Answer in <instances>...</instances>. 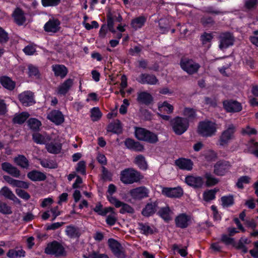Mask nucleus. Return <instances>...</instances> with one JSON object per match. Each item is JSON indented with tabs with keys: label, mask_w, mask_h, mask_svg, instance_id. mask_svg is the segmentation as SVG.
<instances>
[{
	"label": "nucleus",
	"mask_w": 258,
	"mask_h": 258,
	"mask_svg": "<svg viewBox=\"0 0 258 258\" xmlns=\"http://www.w3.org/2000/svg\"><path fill=\"white\" fill-rule=\"evenodd\" d=\"M217 132V124L211 120H206L199 122L198 127V133L203 137H211Z\"/></svg>",
	"instance_id": "f257e3e1"
},
{
	"label": "nucleus",
	"mask_w": 258,
	"mask_h": 258,
	"mask_svg": "<svg viewBox=\"0 0 258 258\" xmlns=\"http://www.w3.org/2000/svg\"><path fill=\"white\" fill-rule=\"evenodd\" d=\"M143 176L133 168H126L120 173V180L125 184H132L142 179Z\"/></svg>",
	"instance_id": "f03ea898"
},
{
	"label": "nucleus",
	"mask_w": 258,
	"mask_h": 258,
	"mask_svg": "<svg viewBox=\"0 0 258 258\" xmlns=\"http://www.w3.org/2000/svg\"><path fill=\"white\" fill-rule=\"evenodd\" d=\"M170 124L174 132L180 135L187 130L189 126V121L186 118L176 116L170 120Z\"/></svg>",
	"instance_id": "7ed1b4c3"
},
{
	"label": "nucleus",
	"mask_w": 258,
	"mask_h": 258,
	"mask_svg": "<svg viewBox=\"0 0 258 258\" xmlns=\"http://www.w3.org/2000/svg\"><path fill=\"white\" fill-rule=\"evenodd\" d=\"M135 134L136 137L139 140L146 141L152 144L155 143L158 141V137L156 134L144 128L136 127Z\"/></svg>",
	"instance_id": "20e7f679"
},
{
	"label": "nucleus",
	"mask_w": 258,
	"mask_h": 258,
	"mask_svg": "<svg viewBox=\"0 0 258 258\" xmlns=\"http://www.w3.org/2000/svg\"><path fill=\"white\" fill-rule=\"evenodd\" d=\"M236 127L233 124H230L228 127L223 131L218 140L219 145L221 146H226L228 145L230 141L233 139Z\"/></svg>",
	"instance_id": "39448f33"
},
{
	"label": "nucleus",
	"mask_w": 258,
	"mask_h": 258,
	"mask_svg": "<svg viewBox=\"0 0 258 258\" xmlns=\"http://www.w3.org/2000/svg\"><path fill=\"white\" fill-rule=\"evenodd\" d=\"M45 252L47 254L60 256L64 255L65 250L60 243L56 241H53L47 244L45 248Z\"/></svg>",
	"instance_id": "423d86ee"
},
{
	"label": "nucleus",
	"mask_w": 258,
	"mask_h": 258,
	"mask_svg": "<svg viewBox=\"0 0 258 258\" xmlns=\"http://www.w3.org/2000/svg\"><path fill=\"white\" fill-rule=\"evenodd\" d=\"M108 200L111 204L114 206L116 208L121 207L119 211L121 214H123L126 213L133 214L135 212L134 208L130 205L120 201L114 197H108Z\"/></svg>",
	"instance_id": "0eeeda50"
},
{
	"label": "nucleus",
	"mask_w": 258,
	"mask_h": 258,
	"mask_svg": "<svg viewBox=\"0 0 258 258\" xmlns=\"http://www.w3.org/2000/svg\"><path fill=\"white\" fill-rule=\"evenodd\" d=\"M220 44L219 47L220 49H226L234 44V37L233 34L229 32L222 33L219 37Z\"/></svg>",
	"instance_id": "6e6552de"
},
{
	"label": "nucleus",
	"mask_w": 258,
	"mask_h": 258,
	"mask_svg": "<svg viewBox=\"0 0 258 258\" xmlns=\"http://www.w3.org/2000/svg\"><path fill=\"white\" fill-rule=\"evenodd\" d=\"M231 165L229 161L221 160L216 162L214 166V173L218 176H223L230 169Z\"/></svg>",
	"instance_id": "1a4fd4ad"
},
{
	"label": "nucleus",
	"mask_w": 258,
	"mask_h": 258,
	"mask_svg": "<svg viewBox=\"0 0 258 258\" xmlns=\"http://www.w3.org/2000/svg\"><path fill=\"white\" fill-rule=\"evenodd\" d=\"M129 193L133 199L141 200L149 196V190L145 186H140L131 189Z\"/></svg>",
	"instance_id": "9d476101"
},
{
	"label": "nucleus",
	"mask_w": 258,
	"mask_h": 258,
	"mask_svg": "<svg viewBox=\"0 0 258 258\" xmlns=\"http://www.w3.org/2000/svg\"><path fill=\"white\" fill-rule=\"evenodd\" d=\"M60 24L58 19L52 18L45 24L44 29L48 33H55L60 30Z\"/></svg>",
	"instance_id": "9b49d317"
},
{
	"label": "nucleus",
	"mask_w": 258,
	"mask_h": 258,
	"mask_svg": "<svg viewBox=\"0 0 258 258\" xmlns=\"http://www.w3.org/2000/svg\"><path fill=\"white\" fill-rule=\"evenodd\" d=\"M224 109L227 112H238L242 110L241 104L237 101L225 100L223 101Z\"/></svg>",
	"instance_id": "f8f14e48"
},
{
	"label": "nucleus",
	"mask_w": 258,
	"mask_h": 258,
	"mask_svg": "<svg viewBox=\"0 0 258 258\" xmlns=\"http://www.w3.org/2000/svg\"><path fill=\"white\" fill-rule=\"evenodd\" d=\"M47 118L57 125L62 124L64 121V115L58 110H53L48 112Z\"/></svg>",
	"instance_id": "ddd939ff"
},
{
	"label": "nucleus",
	"mask_w": 258,
	"mask_h": 258,
	"mask_svg": "<svg viewBox=\"0 0 258 258\" xmlns=\"http://www.w3.org/2000/svg\"><path fill=\"white\" fill-rule=\"evenodd\" d=\"M19 98L22 104L25 106H28L35 103L33 93L30 91H25L19 95Z\"/></svg>",
	"instance_id": "4468645a"
},
{
	"label": "nucleus",
	"mask_w": 258,
	"mask_h": 258,
	"mask_svg": "<svg viewBox=\"0 0 258 258\" xmlns=\"http://www.w3.org/2000/svg\"><path fill=\"white\" fill-rule=\"evenodd\" d=\"M162 192L164 195L169 198H179L183 195V190L180 187H164L163 188Z\"/></svg>",
	"instance_id": "2eb2a0df"
},
{
	"label": "nucleus",
	"mask_w": 258,
	"mask_h": 258,
	"mask_svg": "<svg viewBox=\"0 0 258 258\" xmlns=\"http://www.w3.org/2000/svg\"><path fill=\"white\" fill-rule=\"evenodd\" d=\"M175 165L180 169L190 171L192 169L193 163L189 159L179 158L175 161Z\"/></svg>",
	"instance_id": "dca6fc26"
},
{
	"label": "nucleus",
	"mask_w": 258,
	"mask_h": 258,
	"mask_svg": "<svg viewBox=\"0 0 258 258\" xmlns=\"http://www.w3.org/2000/svg\"><path fill=\"white\" fill-rule=\"evenodd\" d=\"M108 243L111 250L116 256L120 258L124 256V254L122 250V246L117 241L110 239L108 240Z\"/></svg>",
	"instance_id": "f3484780"
},
{
	"label": "nucleus",
	"mask_w": 258,
	"mask_h": 258,
	"mask_svg": "<svg viewBox=\"0 0 258 258\" xmlns=\"http://www.w3.org/2000/svg\"><path fill=\"white\" fill-rule=\"evenodd\" d=\"M137 80L142 84L155 85L158 82L157 78L154 75L148 74H141Z\"/></svg>",
	"instance_id": "a211bd4d"
},
{
	"label": "nucleus",
	"mask_w": 258,
	"mask_h": 258,
	"mask_svg": "<svg viewBox=\"0 0 258 258\" xmlns=\"http://www.w3.org/2000/svg\"><path fill=\"white\" fill-rule=\"evenodd\" d=\"M157 207L158 203L157 201L149 202L143 209L142 214L145 217L151 216L157 211Z\"/></svg>",
	"instance_id": "6ab92c4d"
},
{
	"label": "nucleus",
	"mask_w": 258,
	"mask_h": 258,
	"mask_svg": "<svg viewBox=\"0 0 258 258\" xmlns=\"http://www.w3.org/2000/svg\"><path fill=\"white\" fill-rule=\"evenodd\" d=\"M190 220V216L184 213H182L176 216L175 219V222L177 227L184 228L188 226Z\"/></svg>",
	"instance_id": "aec40b11"
},
{
	"label": "nucleus",
	"mask_w": 258,
	"mask_h": 258,
	"mask_svg": "<svg viewBox=\"0 0 258 258\" xmlns=\"http://www.w3.org/2000/svg\"><path fill=\"white\" fill-rule=\"evenodd\" d=\"M180 66L183 70L188 74L194 73V61L192 59L184 57L180 61Z\"/></svg>",
	"instance_id": "412c9836"
},
{
	"label": "nucleus",
	"mask_w": 258,
	"mask_h": 258,
	"mask_svg": "<svg viewBox=\"0 0 258 258\" xmlns=\"http://www.w3.org/2000/svg\"><path fill=\"white\" fill-rule=\"evenodd\" d=\"M2 168L4 171L15 177H19L20 175V171L10 163L4 162L2 163Z\"/></svg>",
	"instance_id": "4be33fe9"
},
{
	"label": "nucleus",
	"mask_w": 258,
	"mask_h": 258,
	"mask_svg": "<svg viewBox=\"0 0 258 258\" xmlns=\"http://www.w3.org/2000/svg\"><path fill=\"white\" fill-rule=\"evenodd\" d=\"M52 70L55 76L64 78L68 73V69L62 64H54L52 66Z\"/></svg>",
	"instance_id": "5701e85b"
},
{
	"label": "nucleus",
	"mask_w": 258,
	"mask_h": 258,
	"mask_svg": "<svg viewBox=\"0 0 258 258\" xmlns=\"http://www.w3.org/2000/svg\"><path fill=\"white\" fill-rule=\"evenodd\" d=\"M33 140L38 144H45L50 140V137L46 133H34L32 135Z\"/></svg>",
	"instance_id": "b1692460"
},
{
	"label": "nucleus",
	"mask_w": 258,
	"mask_h": 258,
	"mask_svg": "<svg viewBox=\"0 0 258 258\" xmlns=\"http://www.w3.org/2000/svg\"><path fill=\"white\" fill-rule=\"evenodd\" d=\"M124 144L128 149L134 151H142L144 149L143 146L141 143L131 139H126Z\"/></svg>",
	"instance_id": "393cba45"
},
{
	"label": "nucleus",
	"mask_w": 258,
	"mask_h": 258,
	"mask_svg": "<svg viewBox=\"0 0 258 258\" xmlns=\"http://www.w3.org/2000/svg\"><path fill=\"white\" fill-rule=\"evenodd\" d=\"M73 80L68 79L58 87V93L61 95H65L69 91L73 85Z\"/></svg>",
	"instance_id": "a878e982"
},
{
	"label": "nucleus",
	"mask_w": 258,
	"mask_h": 258,
	"mask_svg": "<svg viewBox=\"0 0 258 258\" xmlns=\"http://www.w3.org/2000/svg\"><path fill=\"white\" fill-rule=\"evenodd\" d=\"M137 100L140 103L148 105L153 101V98L150 93L141 92L138 94Z\"/></svg>",
	"instance_id": "bb28decb"
},
{
	"label": "nucleus",
	"mask_w": 258,
	"mask_h": 258,
	"mask_svg": "<svg viewBox=\"0 0 258 258\" xmlns=\"http://www.w3.org/2000/svg\"><path fill=\"white\" fill-rule=\"evenodd\" d=\"M158 214L164 221L168 222L172 219L173 212L169 207L166 206L159 210Z\"/></svg>",
	"instance_id": "cd10ccee"
},
{
	"label": "nucleus",
	"mask_w": 258,
	"mask_h": 258,
	"mask_svg": "<svg viewBox=\"0 0 258 258\" xmlns=\"http://www.w3.org/2000/svg\"><path fill=\"white\" fill-rule=\"evenodd\" d=\"M45 147L47 151L52 154H57L61 149V144L58 142H51L50 143L46 144Z\"/></svg>",
	"instance_id": "c85d7f7f"
},
{
	"label": "nucleus",
	"mask_w": 258,
	"mask_h": 258,
	"mask_svg": "<svg viewBox=\"0 0 258 258\" xmlns=\"http://www.w3.org/2000/svg\"><path fill=\"white\" fill-rule=\"evenodd\" d=\"M13 17L15 22L19 25H23L25 22L26 19L24 13L19 8H17L13 13Z\"/></svg>",
	"instance_id": "c756f323"
},
{
	"label": "nucleus",
	"mask_w": 258,
	"mask_h": 258,
	"mask_svg": "<svg viewBox=\"0 0 258 258\" xmlns=\"http://www.w3.org/2000/svg\"><path fill=\"white\" fill-rule=\"evenodd\" d=\"M28 177L32 181H42L46 179L45 175L40 171L33 170L27 174Z\"/></svg>",
	"instance_id": "7c9ffc66"
},
{
	"label": "nucleus",
	"mask_w": 258,
	"mask_h": 258,
	"mask_svg": "<svg viewBox=\"0 0 258 258\" xmlns=\"http://www.w3.org/2000/svg\"><path fill=\"white\" fill-rule=\"evenodd\" d=\"M146 19L144 16H140L133 19L131 22L132 27L137 30L141 28L144 25Z\"/></svg>",
	"instance_id": "2f4dec72"
},
{
	"label": "nucleus",
	"mask_w": 258,
	"mask_h": 258,
	"mask_svg": "<svg viewBox=\"0 0 258 258\" xmlns=\"http://www.w3.org/2000/svg\"><path fill=\"white\" fill-rule=\"evenodd\" d=\"M0 82L4 87L9 90H13L15 87V83L8 77L1 78Z\"/></svg>",
	"instance_id": "473e14b6"
},
{
	"label": "nucleus",
	"mask_w": 258,
	"mask_h": 258,
	"mask_svg": "<svg viewBox=\"0 0 258 258\" xmlns=\"http://www.w3.org/2000/svg\"><path fill=\"white\" fill-rule=\"evenodd\" d=\"M66 233L70 238H76L80 236L78 228L73 226H67L65 230Z\"/></svg>",
	"instance_id": "72a5a7b5"
},
{
	"label": "nucleus",
	"mask_w": 258,
	"mask_h": 258,
	"mask_svg": "<svg viewBox=\"0 0 258 258\" xmlns=\"http://www.w3.org/2000/svg\"><path fill=\"white\" fill-rule=\"evenodd\" d=\"M138 228L142 234L146 235L152 234L154 232L153 227L150 226L148 223H139Z\"/></svg>",
	"instance_id": "f704fd0d"
},
{
	"label": "nucleus",
	"mask_w": 258,
	"mask_h": 258,
	"mask_svg": "<svg viewBox=\"0 0 258 258\" xmlns=\"http://www.w3.org/2000/svg\"><path fill=\"white\" fill-rule=\"evenodd\" d=\"M218 189L215 188L212 189H208L203 193V199L205 202H209L216 198V194Z\"/></svg>",
	"instance_id": "c9c22d12"
},
{
	"label": "nucleus",
	"mask_w": 258,
	"mask_h": 258,
	"mask_svg": "<svg viewBox=\"0 0 258 258\" xmlns=\"http://www.w3.org/2000/svg\"><path fill=\"white\" fill-rule=\"evenodd\" d=\"M221 201L223 208L230 207L234 204V197L232 195L222 197Z\"/></svg>",
	"instance_id": "e433bc0d"
},
{
	"label": "nucleus",
	"mask_w": 258,
	"mask_h": 258,
	"mask_svg": "<svg viewBox=\"0 0 258 258\" xmlns=\"http://www.w3.org/2000/svg\"><path fill=\"white\" fill-rule=\"evenodd\" d=\"M93 210L99 215L105 216L110 212H112L113 208L110 207L103 208L102 205L100 203H98L96 205Z\"/></svg>",
	"instance_id": "4c0bfd02"
},
{
	"label": "nucleus",
	"mask_w": 258,
	"mask_h": 258,
	"mask_svg": "<svg viewBox=\"0 0 258 258\" xmlns=\"http://www.w3.org/2000/svg\"><path fill=\"white\" fill-rule=\"evenodd\" d=\"M205 178L206 179L205 185L207 187L214 186L219 182V179L214 177L209 172H207L205 173Z\"/></svg>",
	"instance_id": "58836bf2"
},
{
	"label": "nucleus",
	"mask_w": 258,
	"mask_h": 258,
	"mask_svg": "<svg viewBox=\"0 0 258 258\" xmlns=\"http://www.w3.org/2000/svg\"><path fill=\"white\" fill-rule=\"evenodd\" d=\"M158 109L160 112L165 111L167 113H172L173 111L174 107L167 101L158 104Z\"/></svg>",
	"instance_id": "ea45409f"
},
{
	"label": "nucleus",
	"mask_w": 258,
	"mask_h": 258,
	"mask_svg": "<svg viewBox=\"0 0 258 258\" xmlns=\"http://www.w3.org/2000/svg\"><path fill=\"white\" fill-rule=\"evenodd\" d=\"M107 131L115 134L121 133V126L120 122L117 120L114 123L109 124L107 127Z\"/></svg>",
	"instance_id": "a19ab883"
},
{
	"label": "nucleus",
	"mask_w": 258,
	"mask_h": 258,
	"mask_svg": "<svg viewBox=\"0 0 258 258\" xmlns=\"http://www.w3.org/2000/svg\"><path fill=\"white\" fill-rule=\"evenodd\" d=\"M25 255V251L22 249H12L9 250L7 256L10 258H19Z\"/></svg>",
	"instance_id": "79ce46f5"
},
{
	"label": "nucleus",
	"mask_w": 258,
	"mask_h": 258,
	"mask_svg": "<svg viewBox=\"0 0 258 258\" xmlns=\"http://www.w3.org/2000/svg\"><path fill=\"white\" fill-rule=\"evenodd\" d=\"M14 162L17 165L24 168H27L29 166L28 160L23 155L15 158Z\"/></svg>",
	"instance_id": "37998d69"
},
{
	"label": "nucleus",
	"mask_w": 258,
	"mask_h": 258,
	"mask_svg": "<svg viewBox=\"0 0 258 258\" xmlns=\"http://www.w3.org/2000/svg\"><path fill=\"white\" fill-rule=\"evenodd\" d=\"M250 178L248 176H240L237 180L236 186L238 188L243 189L244 184H248L250 182Z\"/></svg>",
	"instance_id": "c03bdc74"
},
{
	"label": "nucleus",
	"mask_w": 258,
	"mask_h": 258,
	"mask_svg": "<svg viewBox=\"0 0 258 258\" xmlns=\"http://www.w3.org/2000/svg\"><path fill=\"white\" fill-rule=\"evenodd\" d=\"M40 163L42 166L45 168L53 169L57 167L56 163L52 160H40Z\"/></svg>",
	"instance_id": "a18cd8bd"
},
{
	"label": "nucleus",
	"mask_w": 258,
	"mask_h": 258,
	"mask_svg": "<svg viewBox=\"0 0 258 258\" xmlns=\"http://www.w3.org/2000/svg\"><path fill=\"white\" fill-rule=\"evenodd\" d=\"M135 163L142 169H146L147 164L145 159L142 155H139L135 158Z\"/></svg>",
	"instance_id": "49530a36"
},
{
	"label": "nucleus",
	"mask_w": 258,
	"mask_h": 258,
	"mask_svg": "<svg viewBox=\"0 0 258 258\" xmlns=\"http://www.w3.org/2000/svg\"><path fill=\"white\" fill-rule=\"evenodd\" d=\"M29 114L27 112H23L15 116L13 121L15 123L21 124L28 118Z\"/></svg>",
	"instance_id": "de8ad7c7"
},
{
	"label": "nucleus",
	"mask_w": 258,
	"mask_h": 258,
	"mask_svg": "<svg viewBox=\"0 0 258 258\" xmlns=\"http://www.w3.org/2000/svg\"><path fill=\"white\" fill-rule=\"evenodd\" d=\"M0 192L2 195L10 200H14V199H16V197L15 195L7 187H3L0 191Z\"/></svg>",
	"instance_id": "09e8293b"
},
{
	"label": "nucleus",
	"mask_w": 258,
	"mask_h": 258,
	"mask_svg": "<svg viewBox=\"0 0 258 258\" xmlns=\"http://www.w3.org/2000/svg\"><path fill=\"white\" fill-rule=\"evenodd\" d=\"M102 116V113L98 107H93L91 110V119L94 121H97Z\"/></svg>",
	"instance_id": "8fccbe9b"
},
{
	"label": "nucleus",
	"mask_w": 258,
	"mask_h": 258,
	"mask_svg": "<svg viewBox=\"0 0 258 258\" xmlns=\"http://www.w3.org/2000/svg\"><path fill=\"white\" fill-rule=\"evenodd\" d=\"M109 213L110 214L107 216L106 222L109 226H113L115 224L117 221L116 214L114 212L113 209L112 212H110Z\"/></svg>",
	"instance_id": "3c124183"
},
{
	"label": "nucleus",
	"mask_w": 258,
	"mask_h": 258,
	"mask_svg": "<svg viewBox=\"0 0 258 258\" xmlns=\"http://www.w3.org/2000/svg\"><path fill=\"white\" fill-rule=\"evenodd\" d=\"M213 38V35L211 33L204 32L200 37V40L203 45L210 43Z\"/></svg>",
	"instance_id": "603ef678"
},
{
	"label": "nucleus",
	"mask_w": 258,
	"mask_h": 258,
	"mask_svg": "<svg viewBox=\"0 0 258 258\" xmlns=\"http://www.w3.org/2000/svg\"><path fill=\"white\" fill-rule=\"evenodd\" d=\"M205 158L208 161H215L218 158L217 153L212 150H209L205 153Z\"/></svg>",
	"instance_id": "864d4df0"
},
{
	"label": "nucleus",
	"mask_w": 258,
	"mask_h": 258,
	"mask_svg": "<svg viewBox=\"0 0 258 258\" xmlns=\"http://www.w3.org/2000/svg\"><path fill=\"white\" fill-rule=\"evenodd\" d=\"M28 123L30 128L34 131L39 129V127L41 125V122L35 118L29 119Z\"/></svg>",
	"instance_id": "5fc2aeb1"
},
{
	"label": "nucleus",
	"mask_w": 258,
	"mask_h": 258,
	"mask_svg": "<svg viewBox=\"0 0 258 258\" xmlns=\"http://www.w3.org/2000/svg\"><path fill=\"white\" fill-rule=\"evenodd\" d=\"M28 75L30 77H38L39 73L37 67L30 64L28 66Z\"/></svg>",
	"instance_id": "6e6d98bb"
},
{
	"label": "nucleus",
	"mask_w": 258,
	"mask_h": 258,
	"mask_svg": "<svg viewBox=\"0 0 258 258\" xmlns=\"http://www.w3.org/2000/svg\"><path fill=\"white\" fill-rule=\"evenodd\" d=\"M0 213L3 214H11L12 213L11 208L10 206L3 202L0 201Z\"/></svg>",
	"instance_id": "4d7b16f0"
},
{
	"label": "nucleus",
	"mask_w": 258,
	"mask_h": 258,
	"mask_svg": "<svg viewBox=\"0 0 258 258\" xmlns=\"http://www.w3.org/2000/svg\"><path fill=\"white\" fill-rule=\"evenodd\" d=\"M86 163L84 161H80L77 163L76 167V170L77 172L82 174V175L86 174Z\"/></svg>",
	"instance_id": "13d9d810"
},
{
	"label": "nucleus",
	"mask_w": 258,
	"mask_h": 258,
	"mask_svg": "<svg viewBox=\"0 0 258 258\" xmlns=\"http://www.w3.org/2000/svg\"><path fill=\"white\" fill-rule=\"evenodd\" d=\"M221 241L226 245H232V246H235L234 239L230 237L226 234H223L222 235Z\"/></svg>",
	"instance_id": "bf43d9fd"
},
{
	"label": "nucleus",
	"mask_w": 258,
	"mask_h": 258,
	"mask_svg": "<svg viewBox=\"0 0 258 258\" xmlns=\"http://www.w3.org/2000/svg\"><path fill=\"white\" fill-rule=\"evenodd\" d=\"M248 152L252 154L253 151L258 149V142H255L253 139L250 140L247 144Z\"/></svg>",
	"instance_id": "052dcab7"
},
{
	"label": "nucleus",
	"mask_w": 258,
	"mask_h": 258,
	"mask_svg": "<svg viewBox=\"0 0 258 258\" xmlns=\"http://www.w3.org/2000/svg\"><path fill=\"white\" fill-rule=\"evenodd\" d=\"M258 4V0H247L244 3L246 9L250 10L256 8Z\"/></svg>",
	"instance_id": "680f3d73"
},
{
	"label": "nucleus",
	"mask_w": 258,
	"mask_h": 258,
	"mask_svg": "<svg viewBox=\"0 0 258 258\" xmlns=\"http://www.w3.org/2000/svg\"><path fill=\"white\" fill-rule=\"evenodd\" d=\"M204 102L206 105L215 107L217 106V99L215 97H205L204 98Z\"/></svg>",
	"instance_id": "e2e57ef3"
},
{
	"label": "nucleus",
	"mask_w": 258,
	"mask_h": 258,
	"mask_svg": "<svg viewBox=\"0 0 258 258\" xmlns=\"http://www.w3.org/2000/svg\"><path fill=\"white\" fill-rule=\"evenodd\" d=\"M201 22L205 27L213 25L215 22L211 17H203L201 19Z\"/></svg>",
	"instance_id": "0e129e2a"
},
{
	"label": "nucleus",
	"mask_w": 258,
	"mask_h": 258,
	"mask_svg": "<svg viewBox=\"0 0 258 258\" xmlns=\"http://www.w3.org/2000/svg\"><path fill=\"white\" fill-rule=\"evenodd\" d=\"M23 51L24 53L29 55H33L36 51L35 46L33 45H28L26 46L24 49Z\"/></svg>",
	"instance_id": "69168bd1"
},
{
	"label": "nucleus",
	"mask_w": 258,
	"mask_h": 258,
	"mask_svg": "<svg viewBox=\"0 0 258 258\" xmlns=\"http://www.w3.org/2000/svg\"><path fill=\"white\" fill-rule=\"evenodd\" d=\"M60 0H42V4L44 7L55 6L57 5Z\"/></svg>",
	"instance_id": "338daca9"
},
{
	"label": "nucleus",
	"mask_w": 258,
	"mask_h": 258,
	"mask_svg": "<svg viewBox=\"0 0 258 258\" xmlns=\"http://www.w3.org/2000/svg\"><path fill=\"white\" fill-rule=\"evenodd\" d=\"M172 249L174 252L179 253L182 256H185L187 254L186 249L184 248H180L177 244H173L172 246Z\"/></svg>",
	"instance_id": "774afa93"
}]
</instances>
